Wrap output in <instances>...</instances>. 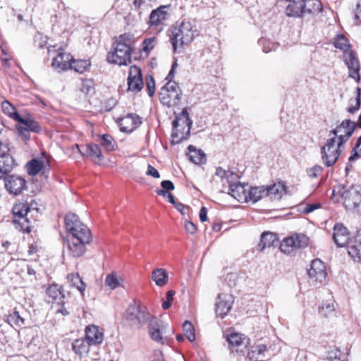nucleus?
Returning a JSON list of instances; mask_svg holds the SVG:
<instances>
[{"label": "nucleus", "mask_w": 361, "mask_h": 361, "mask_svg": "<svg viewBox=\"0 0 361 361\" xmlns=\"http://www.w3.org/2000/svg\"><path fill=\"white\" fill-rule=\"evenodd\" d=\"M238 179V176L235 173L226 171L221 167H217L212 181L221 183L223 188L221 189V191H224V188L228 186L229 195L240 202H246L249 185L237 182Z\"/></svg>", "instance_id": "obj_1"}, {"label": "nucleus", "mask_w": 361, "mask_h": 361, "mask_svg": "<svg viewBox=\"0 0 361 361\" xmlns=\"http://www.w3.org/2000/svg\"><path fill=\"white\" fill-rule=\"evenodd\" d=\"M132 43L133 36L130 34L124 33L116 37L113 44V50L108 53V62L119 66L130 63Z\"/></svg>", "instance_id": "obj_2"}, {"label": "nucleus", "mask_w": 361, "mask_h": 361, "mask_svg": "<svg viewBox=\"0 0 361 361\" xmlns=\"http://www.w3.org/2000/svg\"><path fill=\"white\" fill-rule=\"evenodd\" d=\"M333 238L338 247H347L348 255L355 260H361V233H357L353 240H350L349 233L342 224H336Z\"/></svg>", "instance_id": "obj_3"}, {"label": "nucleus", "mask_w": 361, "mask_h": 361, "mask_svg": "<svg viewBox=\"0 0 361 361\" xmlns=\"http://www.w3.org/2000/svg\"><path fill=\"white\" fill-rule=\"evenodd\" d=\"M195 30L191 22L183 20L176 23L170 31V40L174 51H179L185 44H188L194 39Z\"/></svg>", "instance_id": "obj_4"}, {"label": "nucleus", "mask_w": 361, "mask_h": 361, "mask_svg": "<svg viewBox=\"0 0 361 361\" xmlns=\"http://www.w3.org/2000/svg\"><path fill=\"white\" fill-rule=\"evenodd\" d=\"M341 197L344 207L352 212H361V186L338 185L334 190Z\"/></svg>", "instance_id": "obj_5"}, {"label": "nucleus", "mask_w": 361, "mask_h": 361, "mask_svg": "<svg viewBox=\"0 0 361 361\" xmlns=\"http://www.w3.org/2000/svg\"><path fill=\"white\" fill-rule=\"evenodd\" d=\"M66 228L68 233L67 237L79 238L86 243H91L92 235L90 230L82 223L77 215L70 213L65 216Z\"/></svg>", "instance_id": "obj_6"}, {"label": "nucleus", "mask_w": 361, "mask_h": 361, "mask_svg": "<svg viewBox=\"0 0 361 361\" xmlns=\"http://www.w3.org/2000/svg\"><path fill=\"white\" fill-rule=\"evenodd\" d=\"M159 95V100L163 105L173 107L180 104L182 92L176 82L169 81L161 88Z\"/></svg>", "instance_id": "obj_7"}, {"label": "nucleus", "mask_w": 361, "mask_h": 361, "mask_svg": "<svg viewBox=\"0 0 361 361\" xmlns=\"http://www.w3.org/2000/svg\"><path fill=\"white\" fill-rule=\"evenodd\" d=\"M344 147L343 143L336 142L335 137L329 138L321 149V159L326 166L335 164Z\"/></svg>", "instance_id": "obj_8"}, {"label": "nucleus", "mask_w": 361, "mask_h": 361, "mask_svg": "<svg viewBox=\"0 0 361 361\" xmlns=\"http://www.w3.org/2000/svg\"><path fill=\"white\" fill-rule=\"evenodd\" d=\"M48 54L49 56H52L51 66L55 71L61 73L70 69L73 56L69 53L64 51L61 47L58 48L56 46L49 47Z\"/></svg>", "instance_id": "obj_9"}, {"label": "nucleus", "mask_w": 361, "mask_h": 361, "mask_svg": "<svg viewBox=\"0 0 361 361\" xmlns=\"http://www.w3.org/2000/svg\"><path fill=\"white\" fill-rule=\"evenodd\" d=\"M12 212L16 228L24 232H31L30 221L27 217L28 213L31 212L29 204L27 202H18L14 204Z\"/></svg>", "instance_id": "obj_10"}, {"label": "nucleus", "mask_w": 361, "mask_h": 361, "mask_svg": "<svg viewBox=\"0 0 361 361\" xmlns=\"http://www.w3.org/2000/svg\"><path fill=\"white\" fill-rule=\"evenodd\" d=\"M170 5L160 6L153 10L149 18L148 25L149 28L157 33L164 30V22L169 16Z\"/></svg>", "instance_id": "obj_11"}, {"label": "nucleus", "mask_w": 361, "mask_h": 361, "mask_svg": "<svg viewBox=\"0 0 361 361\" xmlns=\"http://www.w3.org/2000/svg\"><path fill=\"white\" fill-rule=\"evenodd\" d=\"M148 329L149 336L154 341L162 345L168 343L167 324L156 318H153L149 320Z\"/></svg>", "instance_id": "obj_12"}, {"label": "nucleus", "mask_w": 361, "mask_h": 361, "mask_svg": "<svg viewBox=\"0 0 361 361\" xmlns=\"http://www.w3.org/2000/svg\"><path fill=\"white\" fill-rule=\"evenodd\" d=\"M356 126L355 122L350 119H345L331 130L329 135H333L336 137V142L345 145L354 133Z\"/></svg>", "instance_id": "obj_13"}, {"label": "nucleus", "mask_w": 361, "mask_h": 361, "mask_svg": "<svg viewBox=\"0 0 361 361\" xmlns=\"http://www.w3.org/2000/svg\"><path fill=\"white\" fill-rule=\"evenodd\" d=\"M18 124L16 126L18 134L24 140H29L30 138V132L39 133L41 131V126L32 117L27 116L25 118L20 117L17 121Z\"/></svg>", "instance_id": "obj_14"}, {"label": "nucleus", "mask_w": 361, "mask_h": 361, "mask_svg": "<svg viewBox=\"0 0 361 361\" xmlns=\"http://www.w3.org/2000/svg\"><path fill=\"white\" fill-rule=\"evenodd\" d=\"M308 275L310 282L317 286L322 283L326 278L327 273L324 262L316 259L312 262L310 268L308 269Z\"/></svg>", "instance_id": "obj_15"}, {"label": "nucleus", "mask_w": 361, "mask_h": 361, "mask_svg": "<svg viewBox=\"0 0 361 361\" xmlns=\"http://www.w3.org/2000/svg\"><path fill=\"white\" fill-rule=\"evenodd\" d=\"M308 238L303 234H296L285 238L280 245V250L284 253H290L294 249L305 247Z\"/></svg>", "instance_id": "obj_16"}, {"label": "nucleus", "mask_w": 361, "mask_h": 361, "mask_svg": "<svg viewBox=\"0 0 361 361\" xmlns=\"http://www.w3.org/2000/svg\"><path fill=\"white\" fill-rule=\"evenodd\" d=\"M90 243H86L79 238L66 237L65 250L68 255L73 257H79L86 251V245Z\"/></svg>", "instance_id": "obj_17"}, {"label": "nucleus", "mask_w": 361, "mask_h": 361, "mask_svg": "<svg viewBox=\"0 0 361 361\" xmlns=\"http://www.w3.org/2000/svg\"><path fill=\"white\" fill-rule=\"evenodd\" d=\"M82 156L90 157L97 165H102L104 157L100 147L96 144H87L85 145H75Z\"/></svg>", "instance_id": "obj_18"}, {"label": "nucleus", "mask_w": 361, "mask_h": 361, "mask_svg": "<svg viewBox=\"0 0 361 361\" xmlns=\"http://www.w3.org/2000/svg\"><path fill=\"white\" fill-rule=\"evenodd\" d=\"M5 187L10 194L18 195L26 188L25 180L18 175L7 176L4 179Z\"/></svg>", "instance_id": "obj_19"}, {"label": "nucleus", "mask_w": 361, "mask_h": 361, "mask_svg": "<svg viewBox=\"0 0 361 361\" xmlns=\"http://www.w3.org/2000/svg\"><path fill=\"white\" fill-rule=\"evenodd\" d=\"M234 299L231 293H221L218 295L216 302V313L221 317H224L231 310Z\"/></svg>", "instance_id": "obj_20"}, {"label": "nucleus", "mask_w": 361, "mask_h": 361, "mask_svg": "<svg viewBox=\"0 0 361 361\" xmlns=\"http://www.w3.org/2000/svg\"><path fill=\"white\" fill-rule=\"evenodd\" d=\"M143 85L140 68L136 66H131L128 78V91L138 92L142 89Z\"/></svg>", "instance_id": "obj_21"}, {"label": "nucleus", "mask_w": 361, "mask_h": 361, "mask_svg": "<svg viewBox=\"0 0 361 361\" xmlns=\"http://www.w3.org/2000/svg\"><path fill=\"white\" fill-rule=\"evenodd\" d=\"M85 339L92 345H99L103 343L104 334L102 328L94 325L90 324L85 327Z\"/></svg>", "instance_id": "obj_22"}, {"label": "nucleus", "mask_w": 361, "mask_h": 361, "mask_svg": "<svg viewBox=\"0 0 361 361\" xmlns=\"http://www.w3.org/2000/svg\"><path fill=\"white\" fill-rule=\"evenodd\" d=\"M142 123L141 118L133 114H128L118 121L120 130L122 132L130 133L137 128Z\"/></svg>", "instance_id": "obj_23"}, {"label": "nucleus", "mask_w": 361, "mask_h": 361, "mask_svg": "<svg viewBox=\"0 0 361 361\" xmlns=\"http://www.w3.org/2000/svg\"><path fill=\"white\" fill-rule=\"evenodd\" d=\"M0 178H3L5 174L12 170L14 159L9 153V149L7 146H4L3 149H0Z\"/></svg>", "instance_id": "obj_24"}, {"label": "nucleus", "mask_w": 361, "mask_h": 361, "mask_svg": "<svg viewBox=\"0 0 361 361\" xmlns=\"http://www.w3.org/2000/svg\"><path fill=\"white\" fill-rule=\"evenodd\" d=\"M345 61L349 68V75L355 79H360V63L353 51H345L344 54Z\"/></svg>", "instance_id": "obj_25"}, {"label": "nucleus", "mask_w": 361, "mask_h": 361, "mask_svg": "<svg viewBox=\"0 0 361 361\" xmlns=\"http://www.w3.org/2000/svg\"><path fill=\"white\" fill-rule=\"evenodd\" d=\"M130 314V319L135 320L139 326H142L146 322H149L150 314L146 310L145 307H133L128 310Z\"/></svg>", "instance_id": "obj_26"}, {"label": "nucleus", "mask_w": 361, "mask_h": 361, "mask_svg": "<svg viewBox=\"0 0 361 361\" xmlns=\"http://www.w3.org/2000/svg\"><path fill=\"white\" fill-rule=\"evenodd\" d=\"M172 124L173 127L184 128L185 136L190 135L192 121L190 118L188 110L183 109L181 113L176 117V119L173 121Z\"/></svg>", "instance_id": "obj_27"}, {"label": "nucleus", "mask_w": 361, "mask_h": 361, "mask_svg": "<svg viewBox=\"0 0 361 361\" xmlns=\"http://www.w3.org/2000/svg\"><path fill=\"white\" fill-rule=\"evenodd\" d=\"M64 295L61 287L57 284H52L47 289V300L48 302L63 305Z\"/></svg>", "instance_id": "obj_28"}, {"label": "nucleus", "mask_w": 361, "mask_h": 361, "mask_svg": "<svg viewBox=\"0 0 361 361\" xmlns=\"http://www.w3.org/2000/svg\"><path fill=\"white\" fill-rule=\"evenodd\" d=\"M227 341L230 346L235 348L236 351L243 353L242 347L246 348L247 344V338L245 336L238 334L232 333L227 336Z\"/></svg>", "instance_id": "obj_29"}, {"label": "nucleus", "mask_w": 361, "mask_h": 361, "mask_svg": "<svg viewBox=\"0 0 361 361\" xmlns=\"http://www.w3.org/2000/svg\"><path fill=\"white\" fill-rule=\"evenodd\" d=\"M286 185L281 182L266 186V191L268 192L267 197L271 200H279L286 193Z\"/></svg>", "instance_id": "obj_30"}, {"label": "nucleus", "mask_w": 361, "mask_h": 361, "mask_svg": "<svg viewBox=\"0 0 361 361\" xmlns=\"http://www.w3.org/2000/svg\"><path fill=\"white\" fill-rule=\"evenodd\" d=\"M286 6V12L290 17H302L304 16L303 0H290Z\"/></svg>", "instance_id": "obj_31"}, {"label": "nucleus", "mask_w": 361, "mask_h": 361, "mask_svg": "<svg viewBox=\"0 0 361 361\" xmlns=\"http://www.w3.org/2000/svg\"><path fill=\"white\" fill-rule=\"evenodd\" d=\"M91 345L85 338H78L72 343V349L77 355L82 357L88 355Z\"/></svg>", "instance_id": "obj_32"}, {"label": "nucleus", "mask_w": 361, "mask_h": 361, "mask_svg": "<svg viewBox=\"0 0 361 361\" xmlns=\"http://www.w3.org/2000/svg\"><path fill=\"white\" fill-rule=\"evenodd\" d=\"M267 192L264 185L258 187L249 186L246 202H251L255 203L262 198L267 197Z\"/></svg>", "instance_id": "obj_33"}, {"label": "nucleus", "mask_w": 361, "mask_h": 361, "mask_svg": "<svg viewBox=\"0 0 361 361\" xmlns=\"http://www.w3.org/2000/svg\"><path fill=\"white\" fill-rule=\"evenodd\" d=\"M152 279L157 286H164L169 281L168 271L163 268H157L152 272Z\"/></svg>", "instance_id": "obj_34"}, {"label": "nucleus", "mask_w": 361, "mask_h": 361, "mask_svg": "<svg viewBox=\"0 0 361 361\" xmlns=\"http://www.w3.org/2000/svg\"><path fill=\"white\" fill-rule=\"evenodd\" d=\"M124 280L116 272H111L106 275L105 279V286L111 290H114L119 287H124Z\"/></svg>", "instance_id": "obj_35"}, {"label": "nucleus", "mask_w": 361, "mask_h": 361, "mask_svg": "<svg viewBox=\"0 0 361 361\" xmlns=\"http://www.w3.org/2000/svg\"><path fill=\"white\" fill-rule=\"evenodd\" d=\"M188 157L191 162L195 164H200L205 162V154L202 150L196 149L192 145H189L188 147Z\"/></svg>", "instance_id": "obj_36"}, {"label": "nucleus", "mask_w": 361, "mask_h": 361, "mask_svg": "<svg viewBox=\"0 0 361 361\" xmlns=\"http://www.w3.org/2000/svg\"><path fill=\"white\" fill-rule=\"evenodd\" d=\"M304 16L316 14L322 11V5L319 0H303Z\"/></svg>", "instance_id": "obj_37"}, {"label": "nucleus", "mask_w": 361, "mask_h": 361, "mask_svg": "<svg viewBox=\"0 0 361 361\" xmlns=\"http://www.w3.org/2000/svg\"><path fill=\"white\" fill-rule=\"evenodd\" d=\"M278 242L276 235L271 232L262 233L260 242L258 245L259 249L261 250H264L266 247H269L275 245Z\"/></svg>", "instance_id": "obj_38"}, {"label": "nucleus", "mask_w": 361, "mask_h": 361, "mask_svg": "<svg viewBox=\"0 0 361 361\" xmlns=\"http://www.w3.org/2000/svg\"><path fill=\"white\" fill-rule=\"evenodd\" d=\"M71 66L70 69H73L78 73H83L88 71L91 66V62L89 59H78L71 62Z\"/></svg>", "instance_id": "obj_39"}, {"label": "nucleus", "mask_w": 361, "mask_h": 361, "mask_svg": "<svg viewBox=\"0 0 361 361\" xmlns=\"http://www.w3.org/2000/svg\"><path fill=\"white\" fill-rule=\"evenodd\" d=\"M67 279L71 286L76 288L83 294L85 290V284L78 274H70L68 275Z\"/></svg>", "instance_id": "obj_40"}, {"label": "nucleus", "mask_w": 361, "mask_h": 361, "mask_svg": "<svg viewBox=\"0 0 361 361\" xmlns=\"http://www.w3.org/2000/svg\"><path fill=\"white\" fill-rule=\"evenodd\" d=\"M27 171L30 175H36L44 167V162L40 159H32L27 164Z\"/></svg>", "instance_id": "obj_41"}, {"label": "nucleus", "mask_w": 361, "mask_h": 361, "mask_svg": "<svg viewBox=\"0 0 361 361\" xmlns=\"http://www.w3.org/2000/svg\"><path fill=\"white\" fill-rule=\"evenodd\" d=\"M1 109L5 114L10 118L17 121L20 119V116L17 112L15 106L12 105L8 101L5 100L1 103Z\"/></svg>", "instance_id": "obj_42"}, {"label": "nucleus", "mask_w": 361, "mask_h": 361, "mask_svg": "<svg viewBox=\"0 0 361 361\" xmlns=\"http://www.w3.org/2000/svg\"><path fill=\"white\" fill-rule=\"evenodd\" d=\"M319 314L325 317H331L336 315L335 302L329 301L323 304L319 309Z\"/></svg>", "instance_id": "obj_43"}, {"label": "nucleus", "mask_w": 361, "mask_h": 361, "mask_svg": "<svg viewBox=\"0 0 361 361\" xmlns=\"http://www.w3.org/2000/svg\"><path fill=\"white\" fill-rule=\"evenodd\" d=\"M184 133V128L173 127V130L171 133L172 143L173 145L179 144L182 141L187 140L190 135L185 136Z\"/></svg>", "instance_id": "obj_44"}, {"label": "nucleus", "mask_w": 361, "mask_h": 361, "mask_svg": "<svg viewBox=\"0 0 361 361\" xmlns=\"http://www.w3.org/2000/svg\"><path fill=\"white\" fill-rule=\"evenodd\" d=\"M100 144L106 151H113L116 147V141L113 137L109 134H104L102 135Z\"/></svg>", "instance_id": "obj_45"}, {"label": "nucleus", "mask_w": 361, "mask_h": 361, "mask_svg": "<svg viewBox=\"0 0 361 361\" xmlns=\"http://www.w3.org/2000/svg\"><path fill=\"white\" fill-rule=\"evenodd\" d=\"M7 322L12 326L21 327L25 325V319L20 317L18 311H13L7 317Z\"/></svg>", "instance_id": "obj_46"}, {"label": "nucleus", "mask_w": 361, "mask_h": 361, "mask_svg": "<svg viewBox=\"0 0 361 361\" xmlns=\"http://www.w3.org/2000/svg\"><path fill=\"white\" fill-rule=\"evenodd\" d=\"M334 45L336 48L343 50L344 54H345V51H350L349 49L350 44L348 43V40L343 35H338L336 37L334 42Z\"/></svg>", "instance_id": "obj_47"}, {"label": "nucleus", "mask_w": 361, "mask_h": 361, "mask_svg": "<svg viewBox=\"0 0 361 361\" xmlns=\"http://www.w3.org/2000/svg\"><path fill=\"white\" fill-rule=\"evenodd\" d=\"M183 329L185 337L190 341L193 342L195 340V329L188 321H185L183 325Z\"/></svg>", "instance_id": "obj_48"}, {"label": "nucleus", "mask_w": 361, "mask_h": 361, "mask_svg": "<svg viewBox=\"0 0 361 361\" xmlns=\"http://www.w3.org/2000/svg\"><path fill=\"white\" fill-rule=\"evenodd\" d=\"M267 350V346L263 344L253 346L252 350L247 353V357L250 360L257 358L259 355L264 353Z\"/></svg>", "instance_id": "obj_49"}, {"label": "nucleus", "mask_w": 361, "mask_h": 361, "mask_svg": "<svg viewBox=\"0 0 361 361\" xmlns=\"http://www.w3.org/2000/svg\"><path fill=\"white\" fill-rule=\"evenodd\" d=\"M80 91L85 94H90L94 92V82L92 80H83L80 87Z\"/></svg>", "instance_id": "obj_50"}, {"label": "nucleus", "mask_w": 361, "mask_h": 361, "mask_svg": "<svg viewBox=\"0 0 361 361\" xmlns=\"http://www.w3.org/2000/svg\"><path fill=\"white\" fill-rule=\"evenodd\" d=\"M259 43L262 46L263 51L265 53L276 50L278 47L277 44L265 39H260Z\"/></svg>", "instance_id": "obj_51"}, {"label": "nucleus", "mask_w": 361, "mask_h": 361, "mask_svg": "<svg viewBox=\"0 0 361 361\" xmlns=\"http://www.w3.org/2000/svg\"><path fill=\"white\" fill-rule=\"evenodd\" d=\"M357 95L354 100H350V105L348 109V111L354 114L355 113L360 106V90L359 88L357 89Z\"/></svg>", "instance_id": "obj_52"}, {"label": "nucleus", "mask_w": 361, "mask_h": 361, "mask_svg": "<svg viewBox=\"0 0 361 361\" xmlns=\"http://www.w3.org/2000/svg\"><path fill=\"white\" fill-rule=\"evenodd\" d=\"M157 43V39L155 37H149L143 42V51L149 52L154 49Z\"/></svg>", "instance_id": "obj_53"}, {"label": "nucleus", "mask_w": 361, "mask_h": 361, "mask_svg": "<svg viewBox=\"0 0 361 361\" xmlns=\"http://www.w3.org/2000/svg\"><path fill=\"white\" fill-rule=\"evenodd\" d=\"M323 168L319 165H315L307 170V173L310 178H317L322 172Z\"/></svg>", "instance_id": "obj_54"}, {"label": "nucleus", "mask_w": 361, "mask_h": 361, "mask_svg": "<svg viewBox=\"0 0 361 361\" xmlns=\"http://www.w3.org/2000/svg\"><path fill=\"white\" fill-rule=\"evenodd\" d=\"M146 84L148 94L150 97H152L155 92V82L152 75L147 76Z\"/></svg>", "instance_id": "obj_55"}, {"label": "nucleus", "mask_w": 361, "mask_h": 361, "mask_svg": "<svg viewBox=\"0 0 361 361\" xmlns=\"http://www.w3.org/2000/svg\"><path fill=\"white\" fill-rule=\"evenodd\" d=\"M353 16L356 25L361 24V0L357 1L355 8L353 10Z\"/></svg>", "instance_id": "obj_56"}, {"label": "nucleus", "mask_w": 361, "mask_h": 361, "mask_svg": "<svg viewBox=\"0 0 361 361\" xmlns=\"http://www.w3.org/2000/svg\"><path fill=\"white\" fill-rule=\"evenodd\" d=\"M174 295L175 291L173 290H169L166 293V300L164 301L162 303V307L164 310H167L171 306Z\"/></svg>", "instance_id": "obj_57"}, {"label": "nucleus", "mask_w": 361, "mask_h": 361, "mask_svg": "<svg viewBox=\"0 0 361 361\" xmlns=\"http://www.w3.org/2000/svg\"><path fill=\"white\" fill-rule=\"evenodd\" d=\"M327 359L330 361H336L341 360V351L336 348L329 351Z\"/></svg>", "instance_id": "obj_58"}, {"label": "nucleus", "mask_w": 361, "mask_h": 361, "mask_svg": "<svg viewBox=\"0 0 361 361\" xmlns=\"http://www.w3.org/2000/svg\"><path fill=\"white\" fill-rule=\"evenodd\" d=\"M301 210L305 214H309L320 207L319 204H307L301 206Z\"/></svg>", "instance_id": "obj_59"}, {"label": "nucleus", "mask_w": 361, "mask_h": 361, "mask_svg": "<svg viewBox=\"0 0 361 361\" xmlns=\"http://www.w3.org/2000/svg\"><path fill=\"white\" fill-rule=\"evenodd\" d=\"M147 176H152L155 178H159L160 177L159 171L152 166L148 165L147 171H146Z\"/></svg>", "instance_id": "obj_60"}, {"label": "nucleus", "mask_w": 361, "mask_h": 361, "mask_svg": "<svg viewBox=\"0 0 361 361\" xmlns=\"http://www.w3.org/2000/svg\"><path fill=\"white\" fill-rule=\"evenodd\" d=\"M354 150L355 153L349 158L350 161H353L357 157H361V142L357 141L356 146Z\"/></svg>", "instance_id": "obj_61"}, {"label": "nucleus", "mask_w": 361, "mask_h": 361, "mask_svg": "<svg viewBox=\"0 0 361 361\" xmlns=\"http://www.w3.org/2000/svg\"><path fill=\"white\" fill-rule=\"evenodd\" d=\"M185 229L188 233L194 234L196 232L197 228L195 224L192 221H185Z\"/></svg>", "instance_id": "obj_62"}, {"label": "nucleus", "mask_w": 361, "mask_h": 361, "mask_svg": "<svg viewBox=\"0 0 361 361\" xmlns=\"http://www.w3.org/2000/svg\"><path fill=\"white\" fill-rule=\"evenodd\" d=\"M161 186L166 190H174V185L171 180H163L161 183Z\"/></svg>", "instance_id": "obj_63"}, {"label": "nucleus", "mask_w": 361, "mask_h": 361, "mask_svg": "<svg viewBox=\"0 0 361 361\" xmlns=\"http://www.w3.org/2000/svg\"><path fill=\"white\" fill-rule=\"evenodd\" d=\"M1 59L3 61H4V64H6L7 62L10 60L11 57L9 54L8 53L7 49L4 48L1 49Z\"/></svg>", "instance_id": "obj_64"}]
</instances>
